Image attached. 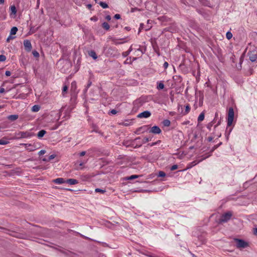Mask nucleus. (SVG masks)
<instances>
[{"label": "nucleus", "mask_w": 257, "mask_h": 257, "mask_svg": "<svg viewBox=\"0 0 257 257\" xmlns=\"http://www.w3.org/2000/svg\"><path fill=\"white\" fill-rule=\"evenodd\" d=\"M234 241L235 242L236 246L238 248H244L248 246V242L243 239L234 238Z\"/></svg>", "instance_id": "obj_1"}, {"label": "nucleus", "mask_w": 257, "mask_h": 257, "mask_svg": "<svg viewBox=\"0 0 257 257\" xmlns=\"http://www.w3.org/2000/svg\"><path fill=\"white\" fill-rule=\"evenodd\" d=\"M232 216V213L231 211H228L224 214H223L219 220V223H222L224 222H227L228 220H229Z\"/></svg>", "instance_id": "obj_2"}, {"label": "nucleus", "mask_w": 257, "mask_h": 257, "mask_svg": "<svg viewBox=\"0 0 257 257\" xmlns=\"http://www.w3.org/2000/svg\"><path fill=\"white\" fill-rule=\"evenodd\" d=\"M34 136V134L30 132H20L16 134L17 139L28 138Z\"/></svg>", "instance_id": "obj_3"}, {"label": "nucleus", "mask_w": 257, "mask_h": 257, "mask_svg": "<svg viewBox=\"0 0 257 257\" xmlns=\"http://www.w3.org/2000/svg\"><path fill=\"white\" fill-rule=\"evenodd\" d=\"M234 118V110L233 108L230 107L228 112L227 126H230L233 122Z\"/></svg>", "instance_id": "obj_4"}, {"label": "nucleus", "mask_w": 257, "mask_h": 257, "mask_svg": "<svg viewBox=\"0 0 257 257\" xmlns=\"http://www.w3.org/2000/svg\"><path fill=\"white\" fill-rule=\"evenodd\" d=\"M249 60L251 62H254L256 61L257 58V51L255 50H253L251 51H249L248 53Z\"/></svg>", "instance_id": "obj_5"}, {"label": "nucleus", "mask_w": 257, "mask_h": 257, "mask_svg": "<svg viewBox=\"0 0 257 257\" xmlns=\"http://www.w3.org/2000/svg\"><path fill=\"white\" fill-rule=\"evenodd\" d=\"M140 139V138L138 137L134 140L124 141L123 142L122 144L123 146H124L126 147H128L130 146L134 147L135 145V142Z\"/></svg>", "instance_id": "obj_6"}, {"label": "nucleus", "mask_w": 257, "mask_h": 257, "mask_svg": "<svg viewBox=\"0 0 257 257\" xmlns=\"http://www.w3.org/2000/svg\"><path fill=\"white\" fill-rule=\"evenodd\" d=\"M24 45L25 47V49L27 51L30 52L31 51L32 46L31 41L30 40H24Z\"/></svg>", "instance_id": "obj_7"}, {"label": "nucleus", "mask_w": 257, "mask_h": 257, "mask_svg": "<svg viewBox=\"0 0 257 257\" xmlns=\"http://www.w3.org/2000/svg\"><path fill=\"white\" fill-rule=\"evenodd\" d=\"M21 145L25 146L26 150L30 152L34 151L36 149V146L30 144H22Z\"/></svg>", "instance_id": "obj_8"}, {"label": "nucleus", "mask_w": 257, "mask_h": 257, "mask_svg": "<svg viewBox=\"0 0 257 257\" xmlns=\"http://www.w3.org/2000/svg\"><path fill=\"white\" fill-rule=\"evenodd\" d=\"M151 115V112L149 111L146 110L145 111H143V112H141L139 113L138 115V117L139 118H148L150 117Z\"/></svg>", "instance_id": "obj_9"}, {"label": "nucleus", "mask_w": 257, "mask_h": 257, "mask_svg": "<svg viewBox=\"0 0 257 257\" xmlns=\"http://www.w3.org/2000/svg\"><path fill=\"white\" fill-rule=\"evenodd\" d=\"M150 133L155 134H159L161 133V130L158 126H154L151 128Z\"/></svg>", "instance_id": "obj_10"}, {"label": "nucleus", "mask_w": 257, "mask_h": 257, "mask_svg": "<svg viewBox=\"0 0 257 257\" xmlns=\"http://www.w3.org/2000/svg\"><path fill=\"white\" fill-rule=\"evenodd\" d=\"M151 140V138H145L143 141H142V142L141 143H139V144H137L135 146H134V147L135 148H139L140 147L142 146V144H145L147 142H148L149 141H150Z\"/></svg>", "instance_id": "obj_11"}, {"label": "nucleus", "mask_w": 257, "mask_h": 257, "mask_svg": "<svg viewBox=\"0 0 257 257\" xmlns=\"http://www.w3.org/2000/svg\"><path fill=\"white\" fill-rule=\"evenodd\" d=\"M66 183H67L70 185H75L78 183V181L74 179H69L66 181Z\"/></svg>", "instance_id": "obj_12"}, {"label": "nucleus", "mask_w": 257, "mask_h": 257, "mask_svg": "<svg viewBox=\"0 0 257 257\" xmlns=\"http://www.w3.org/2000/svg\"><path fill=\"white\" fill-rule=\"evenodd\" d=\"M53 182L55 183L61 184L64 183H66V181L62 178H58L53 180Z\"/></svg>", "instance_id": "obj_13"}, {"label": "nucleus", "mask_w": 257, "mask_h": 257, "mask_svg": "<svg viewBox=\"0 0 257 257\" xmlns=\"http://www.w3.org/2000/svg\"><path fill=\"white\" fill-rule=\"evenodd\" d=\"M19 117V115L17 114L10 115L8 116V119L11 121H15Z\"/></svg>", "instance_id": "obj_14"}, {"label": "nucleus", "mask_w": 257, "mask_h": 257, "mask_svg": "<svg viewBox=\"0 0 257 257\" xmlns=\"http://www.w3.org/2000/svg\"><path fill=\"white\" fill-rule=\"evenodd\" d=\"M77 89V84L76 81H74L71 83V91L75 92Z\"/></svg>", "instance_id": "obj_15"}, {"label": "nucleus", "mask_w": 257, "mask_h": 257, "mask_svg": "<svg viewBox=\"0 0 257 257\" xmlns=\"http://www.w3.org/2000/svg\"><path fill=\"white\" fill-rule=\"evenodd\" d=\"M46 134V131L42 130L39 131L37 134V136L39 138H42Z\"/></svg>", "instance_id": "obj_16"}, {"label": "nucleus", "mask_w": 257, "mask_h": 257, "mask_svg": "<svg viewBox=\"0 0 257 257\" xmlns=\"http://www.w3.org/2000/svg\"><path fill=\"white\" fill-rule=\"evenodd\" d=\"M89 55L92 57L94 59H96L97 58V55L96 54V53L95 52V51H90L89 53Z\"/></svg>", "instance_id": "obj_17"}, {"label": "nucleus", "mask_w": 257, "mask_h": 257, "mask_svg": "<svg viewBox=\"0 0 257 257\" xmlns=\"http://www.w3.org/2000/svg\"><path fill=\"white\" fill-rule=\"evenodd\" d=\"M40 109V106L38 105H35L32 107V111L33 112H37Z\"/></svg>", "instance_id": "obj_18"}, {"label": "nucleus", "mask_w": 257, "mask_h": 257, "mask_svg": "<svg viewBox=\"0 0 257 257\" xmlns=\"http://www.w3.org/2000/svg\"><path fill=\"white\" fill-rule=\"evenodd\" d=\"M18 31V28L16 27H13L10 32L11 35H15Z\"/></svg>", "instance_id": "obj_19"}, {"label": "nucleus", "mask_w": 257, "mask_h": 257, "mask_svg": "<svg viewBox=\"0 0 257 257\" xmlns=\"http://www.w3.org/2000/svg\"><path fill=\"white\" fill-rule=\"evenodd\" d=\"M9 143V141L6 138H3L0 140V145H5L8 144Z\"/></svg>", "instance_id": "obj_20"}, {"label": "nucleus", "mask_w": 257, "mask_h": 257, "mask_svg": "<svg viewBox=\"0 0 257 257\" xmlns=\"http://www.w3.org/2000/svg\"><path fill=\"white\" fill-rule=\"evenodd\" d=\"M162 123L165 126H169L171 124V122L169 119H165L162 121Z\"/></svg>", "instance_id": "obj_21"}, {"label": "nucleus", "mask_w": 257, "mask_h": 257, "mask_svg": "<svg viewBox=\"0 0 257 257\" xmlns=\"http://www.w3.org/2000/svg\"><path fill=\"white\" fill-rule=\"evenodd\" d=\"M102 26L103 29H104L106 30H108L110 28V26L109 24L106 22H104L102 24Z\"/></svg>", "instance_id": "obj_22"}, {"label": "nucleus", "mask_w": 257, "mask_h": 257, "mask_svg": "<svg viewBox=\"0 0 257 257\" xmlns=\"http://www.w3.org/2000/svg\"><path fill=\"white\" fill-rule=\"evenodd\" d=\"M204 119V113L203 112H202L200 114L198 117V121L201 122L203 121Z\"/></svg>", "instance_id": "obj_23"}, {"label": "nucleus", "mask_w": 257, "mask_h": 257, "mask_svg": "<svg viewBox=\"0 0 257 257\" xmlns=\"http://www.w3.org/2000/svg\"><path fill=\"white\" fill-rule=\"evenodd\" d=\"M190 110V107L189 104H187L185 106V110L183 112L184 115H186L189 113Z\"/></svg>", "instance_id": "obj_24"}, {"label": "nucleus", "mask_w": 257, "mask_h": 257, "mask_svg": "<svg viewBox=\"0 0 257 257\" xmlns=\"http://www.w3.org/2000/svg\"><path fill=\"white\" fill-rule=\"evenodd\" d=\"M99 4L103 9H106L108 7V5L104 2H100Z\"/></svg>", "instance_id": "obj_25"}, {"label": "nucleus", "mask_w": 257, "mask_h": 257, "mask_svg": "<svg viewBox=\"0 0 257 257\" xmlns=\"http://www.w3.org/2000/svg\"><path fill=\"white\" fill-rule=\"evenodd\" d=\"M10 10L12 14L15 15L17 13L16 8L15 6H12L10 7Z\"/></svg>", "instance_id": "obj_26"}, {"label": "nucleus", "mask_w": 257, "mask_h": 257, "mask_svg": "<svg viewBox=\"0 0 257 257\" xmlns=\"http://www.w3.org/2000/svg\"><path fill=\"white\" fill-rule=\"evenodd\" d=\"M158 89H162L164 88V85L163 82H159L157 87Z\"/></svg>", "instance_id": "obj_27"}, {"label": "nucleus", "mask_w": 257, "mask_h": 257, "mask_svg": "<svg viewBox=\"0 0 257 257\" xmlns=\"http://www.w3.org/2000/svg\"><path fill=\"white\" fill-rule=\"evenodd\" d=\"M92 132H95L96 133L100 134L102 136L103 135V133H101L100 132H99L97 127L95 125L93 126V130L92 131Z\"/></svg>", "instance_id": "obj_28"}, {"label": "nucleus", "mask_w": 257, "mask_h": 257, "mask_svg": "<svg viewBox=\"0 0 257 257\" xmlns=\"http://www.w3.org/2000/svg\"><path fill=\"white\" fill-rule=\"evenodd\" d=\"M226 38L230 40L232 37V34L230 32H227L226 34Z\"/></svg>", "instance_id": "obj_29"}, {"label": "nucleus", "mask_w": 257, "mask_h": 257, "mask_svg": "<svg viewBox=\"0 0 257 257\" xmlns=\"http://www.w3.org/2000/svg\"><path fill=\"white\" fill-rule=\"evenodd\" d=\"M139 177V175H132L130 177L127 178V180H133L134 179L138 178Z\"/></svg>", "instance_id": "obj_30"}, {"label": "nucleus", "mask_w": 257, "mask_h": 257, "mask_svg": "<svg viewBox=\"0 0 257 257\" xmlns=\"http://www.w3.org/2000/svg\"><path fill=\"white\" fill-rule=\"evenodd\" d=\"M95 191L96 192H99V193H104V192H105V190H102V189H99V188L95 189Z\"/></svg>", "instance_id": "obj_31"}, {"label": "nucleus", "mask_w": 257, "mask_h": 257, "mask_svg": "<svg viewBox=\"0 0 257 257\" xmlns=\"http://www.w3.org/2000/svg\"><path fill=\"white\" fill-rule=\"evenodd\" d=\"M6 60V56L4 55H0V62H4Z\"/></svg>", "instance_id": "obj_32"}, {"label": "nucleus", "mask_w": 257, "mask_h": 257, "mask_svg": "<svg viewBox=\"0 0 257 257\" xmlns=\"http://www.w3.org/2000/svg\"><path fill=\"white\" fill-rule=\"evenodd\" d=\"M32 54L35 57H38L39 56V54L37 51H33Z\"/></svg>", "instance_id": "obj_33"}, {"label": "nucleus", "mask_w": 257, "mask_h": 257, "mask_svg": "<svg viewBox=\"0 0 257 257\" xmlns=\"http://www.w3.org/2000/svg\"><path fill=\"white\" fill-rule=\"evenodd\" d=\"M166 176V173L163 171H160L159 172V176L164 177Z\"/></svg>", "instance_id": "obj_34"}, {"label": "nucleus", "mask_w": 257, "mask_h": 257, "mask_svg": "<svg viewBox=\"0 0 257 257\" xmlns=\"http://www.w3.org/2000/svg\"><path fill=\"white\" fill-rule=\"evenodd\" d=\"M200 161H198V162H197L196 161H193L192 162L190 165V167L189 168H191L195 165H196V164H197Z\"/></svg>", "instance_id": "obj_35"}, {"label": "nucleus", "mask_w": 257, "mask_h": 257, "mask_svg": "<svg viewBox=\"0 0 257 257\" xmlns=\"http://www.w3.org/2000/svg\"><path fill=\"white\" fill-rule=\"evenodd\" d=\"M111 40H112V42L113 43V44H115V45H117V44H121V43H120V42H118L117 41V40L116 39H115V38H112Z\"/></svg>", "instance_id": "obj_36"}, {"label": "nucleus", "mask_w": 257, "mask_h": 257, "mask_svg": "<svg viewBox=\"0 0 257 257\" xmlns=\"http://www.w3.org/2000/svg\"><path fill=\"white\" fill-rule=\"evenodd\" d=\"M130 53V51H125V52H124L122 53V56L124 57H126L127 55H129Z\"/></svg>", "instance_id": "obj_37"}, {"label": "nucleus", "mask_w": 257, "mask_h": 257, "mask_svg": "<svg viewBox=\"0 0 257 257\" xmlns=\"http://www.w3.org/2000/svg\"><path fill=\"white\" fill-rule=\"evenodd\" d=\"M55 157H56V155H54V154L51 155H50L47 161H49L54 159Z\"/></svg>", "instance_id": "obj_38"}, {"label": "nucleus", "mask_w": 257, "mask_h": 257, "mask_svg": "<svg viewBox=\"0 0 257 257\" xmlns=\"http://www.w3.org/2000/svg\"><path fill=\"white\" fill-rule=\"evenodd\" d=\"M67 90H68L67 86H66V85L64 86L63 87V89H62V94H63V95H64V93L65 92H66L67 91Z\"/></svg>", "instance_id": "obj_39"}, {"label": "nucleus", "mask_w": 257, "mask_h": 257, "mask_svg": "<svg viewBox=\"0 0 257 257\" xmlns=\"http://www.w3.org/2000/svg\"><path fill=\"white\" fill-rule=\"evenodd\" d=\"M160 142H161V141L159 140L156 142L153 143L152 144H149V145L151 147H152V146H154L160 143Z\"/></svg>", "instance_id": "obj_40"}, {"label": "nucleus", "mask_w": 257, "mask_h": 257, "mask_svg": "<svg viewBox=\"0 0 257 257\" xmlns=\"http://www.w3.org/2000/svg\"><path fill=\"white\" fill-rule=\"evenodd\" d=\"M177 168H178V166L177 165H174L171 167L170 169L171 171H174V170H176Z\"/></svg>", "instance_id": "obj_41"}, {"label": "nucleus", "mask_w": 257, "mask_h": 257, "mask_svg": "<svg viewBox=\"0 0 257 257\" xmlns=\"http://www.w3.org/2000/svg\"><path fill=\"white\" fill-rule=\"evenodd\" d=\"M45 153H46L45 150H41V151L38 153V155H39V156H41V155H44V154H45Z\"/></svg>", "instance_id": "obj_42"}, {"label": "nucleus", "mask_w": 257, "mask_h": 257, "mask_svg": "<svg viewBox=\"0 0 257 257\" xmlns=\"http://www.w3.org/2000/svg\"><path fill=\"white\" fill-rule=\"evenodd\" d=\"M14 38H15V37H13V36H11V35L9 36V37L7 38V42H10V40L11 39H14Z\"/></svg>", "instance_id": "obj_43"}, {"label": "nucleus", "mask_w": 257, "mask_h": 257, "mask_svg": "<svg viewBox=\"0 0 257 257\" xmlns=\"http://www.w3.org/2000/svg\"><path fill=\"white\" fill-rule=\"evenodd\" d=\"M114 18L115 19H120V15L119 14H115L114 16Z\"/></svg>", "instance_id": "obj_44"}, {"label": "nucleus", "mask_w": 257, "mask_h": 257, "mask_svg": "<svg viewBox=\"0 0 257 257\" xmlns=\"http://www.w3.org/2000/svg\"><path fill=\"white\" fill-rule=\"evenodd\" d=\"M168 63L167 62H165L164 64H163V66L164 67L165 69H167L168 67Z\"/></svg>", "instance_id": "obj_45"}, {"label": "nucleus", "mask_w": 257, "mask_h": 257, "mask_svg": "<svg viewBox=\"0 0 257 257\" xmlns=\"http://www.w3.org/2000/svg\"><path fill=\"white\" fill-rule=\"evenodd\" d=\"M110 113L112 114H115L117 113V111L115 109H112Z\"/></svg>", "instance_id": "obj_46"}, {"label": "nucleus", "mask_w": 257, "mask_h": 257, "mask_svg": "<svg viewBox=\"0 0 257 257\" xmlns=\"http://www.w3.org/2000/svg\"><path fill=\"white\" fill-rule=\"evenodd\" d=\"M5 74L7 76H10L11 74V72L10 71H6Z\"/></svg>", "instance_id": "obj_47"}, {"label": "nucleus", "mask_w": 257, "mask_h": 257, "mask_svg": "<svg viewBox=\"0 0 257 257\" xmlns=\"http://www.w3.org/2000/svg\"><path fill=\"white\" fill-rule=\"evenodd\" d=\"M221 144V143H220L218 145L214 146L212 151H213L215 149L217 148L218 147V146H220Z\"/></svg>", "instance_id": "obj_48"}, {"label": "nucleus", "mask_w": 257, "mask_h": 257, "mask_svg": "<svg viewBox=\"0 0 257 257\" xmlns=\"http://www.w3.org/2000/svg\"><path fill=\"white\" fill-rule=\"evenodd\" d=\"M105 19L106 20H107V21H110L111 20V17L109 15H107L106 17H105Z\"/></svg>", "instance_id": "obj_49"}, {"label": "nucleus", "mask_w": 257, "mask_h": 257, "mask_svg": "<svg viewBox=\"0 0 257 257\" xmlns=\"http://www.w3.org/2000/svg\"><path fill=\"white\" fill-rule=\"evenodd\" d=\"M5 92V89L4 88H0V93H2Z\"/></svg>", "instance_id": "obj_50"}, {"label": "nucleus", "mask_w": 257, "mask_h": 257, "mask_svg": "<svg viewBox=\"0 0 257 257\" xmlns=\"http://www.w3.org/2000/svg\"><path fill=\"white\" fill-rule=\"evenodd\" d=\"M85 154H86V152H85V151H82V152H81L80 153V156H84Z\"/></svg>", "instance_id": "obj_51"}, {"label": "nucleus", "mask_w": 257, "mask_h": 257, "mask_svg": "<svg viewBox=\"0 0 257 257\" xmlns=\"http://www.w3.org/2000/svg\"><path fill=\"white\" fill-rule=\"evenodd\" d=\"M91 82L89 81L88 83V84L87 85V87H86L87 88H89L91 86Z\"/></svg>", "instance_id": "obj_52"}, {"label": "nucleus", "mask_w": 257, "mask_h": 257, "mask_svg": "<svg viewBox=\"0 0 257 257\" xmlns=\"http://www.w3.org/2000/svg\"><path fill=\"white\" fill-rule=\"evenodd\" d=\"M253 233L255 235H257V227L254 229Z\"/></svg>", "instance_id": "obj_53"}, {"label": "nucleus", "mask_w": 257, "mask_h": 257, "mask_svg": "<svg viewBox=\"0 0 257 257\" xmlns=\"http://www.w3.org/2000/svg\"><path fill=\"white\" fill-rule=\"evenodd\" d=\"M5 2V0H0V4H3Z\"/></svg>", "instance_id": "obj_54"}, {"label": "nucleus", "mask_w": 257, "mask_h": 257, "mask_svg": "<svg viewBox=\"0 0 257 257\" xmlns=\"http://www.w3.org/2000/svg\"><path fill=\"white\" fill-rule=\"evenodd\" d=\"M142 128V127H139V128L137 130V132L140 131H141V130Z\"/></svg>", "instance_id": "obj_55"}, {"label": "nucleus", "mask_w": 257, "mask_h": 257, "mask_svg": "<svg viewBox=\"0 0 257 257\" xmlns=\"http://www.w3.org/2000/svg\"><path fill=\"white\" fill-rule=\"evenodd\" d=\"M125 29L126 30H128V31L130 30V28L129 27H126L125 28Z\"/></svg>", "instance_id": "obj_56"}, {"label": "nucleus", "mask_w": 257, "mask_h": 257, "mask_svg": "<svg viewBox=\"0 0 257 257\" xmlns=\"http://www.w3.org/2000/svg\"><path fill=\"white\" fill-rule=\"evenodd\" d=\"M128 51H130V52L132 51V48L131 47Z\"/></svg>", "instance_id": "obj_57"}, {"label": "nucleus", "mask_w": 257, "mask_h": 257, "mask_svg": "<svg viewBox=\"0 0 257 257\" xmlns=\"http://www.w3.org/2000/svg\"><path fill=\"white\" fill-rule=\"evenodd\" d=\"M47 160H48V159H45V158H44V159H43V161H48Z\"/></svg>", "instance_id": "obj_58"}, {"label": "nucleus", "mask_w": 257, "mask_h": 257, "mask_svg": "<svg viewBox=\"0 0 257 257\" xmlns=\"http://www.w3.org/2000/svg\"><path fill=\"white\" fill-rule=\"evenodd\" d=\"M208 139H209V141H210L212 140V138H209Z\"/></svg>", "instance_id": "obj_59"}, {"label": "nucleus", "mask_w": 257, "mask_h": 257, "mask_svg": "<svg viewBox=\"0 0 257 257\" xmlns=\"http://www.w3.org/2000/svg\"><path fill=\"white\" fill-rule=\"evenodd\" d=\"M88 7H91V5H88Z\"/></svg>", "instance_id": "obj_60"}, {"label": "nucleus", "mask_w": 257, "mask_h": 257, "mask_svg": "<svg viewBox=\"0 0 257 257\" xmlns=\"http://www.w3.org/2000/svg\"><path fill=\"white\" fill-rule=\"evenodd\" d=\"M82 165H83V163H82L80 164V166H82Z\"/></svg>", "instance_id": "obj_61"}, {"label": "nucleus", "mask_w": 257, "mask_h": 257, "mask_svg": "<svg viewBox=\"0 0 257 257\" xmlns=\"http://www.w3.org/2000/svg\"><path fill=\"white\" fill-rule=\"evenodd\" d=\"M117 26H118V25H115V27H116V28H117Z\"/></svg>", "instance_id": "obj_62"}, {"label": "nucleus", "mask_w": 257, "mask_h": 257, "mask_svg": "<svg viewBox=\"0 0 257 257\" xmlns=\"http://www.w3.org/2000/svg\"><path fill=\"white\" fill-rule=\"evenodd\" d=\"M57 128V126L55 127L54 129H56Z\"/></svg>", "instance_id": "obj_63"}, {"label": "nucleus", "mask_w": 257, "mask_h": 257, "mask_svg": "<svg viewBox=\"0 0 257 257\" xmlns=\"http://www.w3.org/2000/svg\"><path fill=\"white\" fill-rule=\"evenodd\" d=\"M1 107V106H0V108Z\"/></svg>", "instance_id": "obj_64"}]
</instances>
